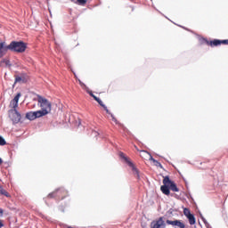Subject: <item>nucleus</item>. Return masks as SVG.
I'll list each match as a JSON object with an SVG mask.
<instances>
[{"label": "nucleus", "instance_id": "f257e3e1", "mask_svg": "<svg viewBox=\"0 0 228 228\" xmlns=\"http://www.w3.org/2000/svg\"><path fill=\"white\" fill-rule=\"evenodd\" d=\"M37 102L39 108H41V110H39L41 116L45 117V115H49V113H51L53 108L51 102L40 95H37Z\"/></svg>", "mask_w": 228, "mask_h": 228}, {"label": "nucleus", "instance_id": "f03ea898", "mask_svg": "<svg viewBox=\"0 0 228 228\" xmlns=\"http://www.w3.org/2000/svg\"><path fill=\"white\" fill-rule=\"evenodd\" d=\"M9 51H14L15 53H24V51H26V44H24V42L12 41L9 45Z\"/></svg>", "mask_w": 228, "mask_h": 228}, {"label": "nucleus", "instance_id": "7ed1b4c3", "mask_svg": "<svg viewBox=\"0 0 228 228\" xmlns=\"http://www.w3.org/2000/svg\"><path fill=\"white\" fill-rule=\"evenodd\" d=\"M163 184H167L168 188L172 191H179V188H177V185H175V183L171 181V179L168 176H165L163 179Z\"/></svg>", "mask_w": 228, "mask_h": 228}, {"label": "nucleus", "instance_id": "20e7f679", "mask_svg": "<svg viewBox=\"0 0 228 228\" xmlns=\"http://www.w3.org/2000/svg\"><path fill=\"white\" fill-rule=\"evenodd\" d=\"M152 228H166L167 224L165 223L164 217H159L157 221L151 223Z\"/></svg>", "mask_w": 228, "mask_h": 228}, {"label": "nucleus", "instance_id": "39448f33", "mask_svg": "<svg viewBox=\"0 0 228 228\" xmlns=\"http://www.w3.org/2000/svg\"><path fill=\"white\" fill-rule=\"evenodd\" d=\"M11 115V118L13 122V124H19V122H20V113L19 111H17V110H10Z\"/></svg>", "mask_w": 228, "mask_h": 228}, {"label": "nucleus", "instance_id": "423d86ee", "mask_svg": "<svg viewBox=\"0 0 228 228\" xmlns=\"http://www.w3.org/2000/svg\"><path fill=\"white\" fill-rule=\"evenodd\" d=\"M41 117L43 116L39 110L30 111L26 114V118H28V120H36V118H41Z\"/></svg>", "mask_w": 228, "mask_h": 228}, {"label": "nucleus", "instance_id": "0eeeda50", "mask_svg": "<svg viewBox=\"0 0 228 228\" xmlns=\"http://www.w3.org/2000/svg\"><path fill=\"white\" fill-rule=\"evenodd\" d=\"M166 224H167V225H173V227H175V228H184V227H186L184 223H183L181 220H175V221L167 220Z\"/></svg>", "mask_w": 228, "mask_h": 228}, {"label": "nucleus", "instance_id": "6e6552de", "mask_svg": "<svg viewBox=\"0 0 228 228\" xmlns=\"http://www.w3.org/2000/svg\"><path fill=\"white\" fill-rule=\"evenodd\" d=\"M10 50V45L0 41V58H3L6 53Z\"/></svg>", "mask_w": 228, "mask_h": 228}, {"label": "nucleus", "instance_id": "1a4fd4ad", "mask_svg": "<svg viewBox=\"0 0 228 228\" xmlns=\"http://www.w3.org/2000/svg\"><path fill=\"white\" fill-rule=\"evenodd\" d=\"M119 156H120V158L125 159V161L127 163L128 166H130L134 174H136V175H138V169L136 167H134V164H133V162H131V160H129V159H127V157H126V155H124V153H120Z\"/></svg>", "mask_w": 228, "mask_h": 228}, {"label": "nucleus", "instance_id": "9d476101", "mask_svg": "<svg viewBox=\"0 0 228 228\" xmlns=\"http://www.w3.org/2000/svg\"><path fill=\"white\" fill-rule=\"evenodd\" d=\"M20 93L17 94L13 100L11 101L10 106L12 110H17L19 107V100L20 99Z\"/></svg>", "mask_w": 228, "mask_h": 228}, {"label": "nucleus", "instance_id": "9b49d317", "mask_svg": "<svg viewBox=\"0 0 228 228\" xmlns=\"http://www.w3.org/2000/svg\"><path fill=\"white\" fill-rule=\"evenodd\" d=\"M141 153L142 154V156H150V160L153 161V163H155L156 167H160V168H163V166L161 165V163H159V162H158V160L154 159V158H152L149 152H147L146 151H142Z\"/></svg>", "mask_w": 228, "mask_h": 228}, {"label": "nucleus", "instance_id": "f8f14e48", "mask_svg": "<svg viewBox=\"0 0 228 228\" xmlns=\"http://www.w3.org/2000/svg\"><path fill=\"white\" fill-rule=\"evenodd\" d=\"M160 190L164 195H170V189L168 187V184H164L160 187Z\"/></svg>", "mask_w": 228, "mask_h": 228}, {"label": "nucleus", "instance_id": "ddd939ff", "mask_svg": "<svg viewBox=\"0 0 228 228\" xmlns=\"http://www.w3.org/2000/svg\"><path fill=\"white\" fill-rule=\"evenodd\" d=\"M102 108L105 110L106 113L110 115L112 121L115 122V124H118L117 118H115V116H113V114H111V112H110V110H108V107H106V105H102Z\"/></svg>", "mask_w": 228, "mask_h": 228}, {"label": "nucleus", "instance_id": "4468645a", "mask_svg": "<svg viewBox=\"0 0 228 228\" xmlns=\"http://www.w3.org/2000/svg\"><path fill=\"white\" fill-rule=\"evenodd\" d=\"M102 108L105 110L106 113L110 115L112 121L115 122V124H118L117 118H115V116H113V114H111V112H110V110H108V107H106V105H102Z\"/></svg>", "mask_w": 228, "mask_h": 228}, {"label": "nucleus", "instance_id": "2eb2a0df", "mask_svg": "<svg viewBox=\"0 0 228 228\" xmlns=\"http://www.w3.org/2000/svg\"><path fill=\"white\" fill-rule=\"evenodd\" d=\"M211 47H216L218 45H222V40L220 39H215L214 41L210 42Z\"/></svg>", "mask_w": 228, "mask_h": 228}, {"label": "nucleus", "instance_id": "dca6fc26", "mask_svg": "<svg viewBox=\"0 0 228 228\" xmlns=\"http://www.w3.org/2000/svg\"><path fill=\"white\" fill-rule=\"evenodd\" d=\"M189 223L191 225H195V216L193 214L191 216H189L188 217Z\"/></svg>", "mask_w": 228, "mask_h": 228}, {"label": "nucleus", "instance_id": "f3484780", "mask_svg": "<svg viewBox=\"0 0 228 228\" xmlns=\"http://www.w3.org/2000/svg\"><path fill=\"white\" fill-rule=\"evenodd\" d=\"M15 83H26V80L22 77H16Z\"/></svg>", "mask_w": 228, "mask_h": 228}, {"label": "nucleus", "instance_id": "a211bd4d", "mask_svg": "<svg viewBox=\"0 0 228 228\" xmlns=\"http://www.w3.org/2000/svg\"><path fill=\"white\" fill-rule=\"evenodd\" d=\"M183 215L188 218V216H191V212H190V209L188 208H183Z\"/></svg>", "mask_w": 228, "mask_h": 228}, {"label": "nucleus", "instance_id": "6ab92c4d", "mask_svg": "<svg viewBox=\"0 0 228 228\" xmlns=\"http://www.w3.org/2000/svg\"><path fill=\"white\" fill-rule=\"evenodd\" d=\"M80 86L84 89V90H88V87L86 86V85H85V83H83L81 80H78Z\"/></svg>", "mask_w": 228, "mask_h": 228}, {"label": "nucleus", "instance_id": "aec40b11", "mask_svg": "<svg viewBox=\"0 0 228 228\" xmlns=\"http://www.w3.org/2000/svg\"><path fill=\"white\" fill-rule=\"evenodd\" d=\"M94 101H97L98 104H100V106H102H102H104V103L102 102V101L100 98L94 97Z\"/></svg>", "mask_w": 228, "mask_h": 228}, {"label": "nucleus", "instance_id": "412c9836", "mask_svg": "<svg viewBox=\"0 0 228 228\" xmlns=\"http://www.w3.org/2000/svg\"><path fill=\"white\" fill-rule=\"evenodd\" d=\"M0 145H6V141L0 135Z\"/></svg>", "mask_w": 228, "mask_h": 228}, {"label": "nucleus", "instance_id": "4be33fe9", "mask_svg": "<svg viewBox=\"0 0 228 228\" xmlns=\"http://www.w3.org/2000/svg\"><path fill=\"white\" fill-rule=\"evenodd\" d=\"M0 193L2 195H8V192H6V191L4 189H3V187L0 186Z\"/></svg>", "mask_w": 228, "mask_h": 228}, {"label": "nucleus", "instance_id": "5701e85b", "mask_svg": "<svg viewBox=\"0 0 228 228\" xmlns=\"http://www.w3.org/2000/svg\"><path fill=\"white\" fill-rule=\"evenodd\" d=\"M79 4H86V0H77Z\"/></svg>", "mask_w": 228, "mask_h": 228}, {"label": "nucleus", "instance_id": "b1692460", "mask_svg": "<svg viewBox=\"0 0 228 228\" xmlns=\"http://www.w3.org/2000/svg\"><path fill=\"white\" fill-rule=\"evenodd\" d=\"M221 44H225L228 45V39L221 40Z\"/></svg>", "mask_w": 228, "mask_h": 228}, {"label": "nucleus", "instance_id": "393cba45", "mask_svg": "<svg viewBox=\"0 0 228 228\" xmlns=\"http://www.w3.org/2000/svg\"><path fill=\"white\" fill-rule=\"evenodd\" d=\"M48 197H50V199H53V197H54V192L50 193Z\"/></svg>", "mask_w": 228, "mask_h": 228}, {"label": "nucleus", "instance_id": "a878e982", "mask_svg": "<svg viewBox=\"0 0 228 228\" xmlns=\"http://www.w3.org/2000/svg\"><path fill=\"white\" fill-rule=\"evenodd\" d=\"M89 94L91 95V97H93V98H94V99H95V97H97V96H95L92 92H89Z\"/></svg>", "mask_w": 228, "mask_h": 228}, {"label": "nucleus", "instance_id": "bb28decb", "mask_svg": "<svg viewBox=\"0 0 228 228\" xmlns=\"http://www.w3.org/2000/svg\"><path fill=\"white\" fill-rule=\"evenodd\" d=\"M4 224H3V222L2 221H0V228H2V227H4Z\"/></svg>", "mask_w": 228, "mask_h": 228}, {"label": "nucleus", "instance_id": "cd10ccee", "mask_svg": "<svg viewBox=\"0 0 228 228\" xmlns=\"http://www.w3.org/2000/svg\"><path fill=\"white\" fill-rule=\"evenodd\" d=\"M3 215V208H0V216Z\"/></svg>", "mask_w": 228, "mask_h": 228}, {"label": "nucleus", "instance_id": "c85d7f7f", "mask_svg": "<svg viewBox=\"0 0 228 228\" xmlns=\"http://www.w3.org/2000/svg\"><path fill=\"white\" fill-rule=\"evenodd\" d=\"M0 165H3V159L0 158Z\"/></svg>", "mask_w": 228, "mask_h": 228}, {"label": "nucleus", "instance_id": "c756f323", "mask_svg": "<svg viewBox=\"0 0 228 228\" xmlns=\"http://www.w3.org/2000/svg\"><path fill=\"white\" fill-rule=\"evenodd\" d=\"M203 222H204V224H207V223H206V219H203Z\"/></svg>", "mask_w": 228, "mask_h": 228}, {"label": "nucleus", "instance_id": "7c9ffc66", "mask_svg": "<svg viewBox=\"0 0 228 228\" xmlns=\"http://www.w3.org/2000/svg\"><path fill=\"white\" fill-rule=\"evenodd\" d=\"M74 75H75V77H76V73H74Z\"/></svg>", "mask_w": 228, "mask_h": 228}]
</instances>
